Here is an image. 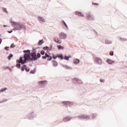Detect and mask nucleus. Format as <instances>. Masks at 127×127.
<instances>
[{
    "label": "nucleus",
    "instance_id": "5701e85b",
    "mask_svg": "<svg viewBox=\"0 0 127 127\" xmlns=\"http://www.w3.org/2000/svg\"><path fill=\"white\" fill-rule=\"evenodd\" d=\"M5 90H6V88L1 89V90H0V93L1 92H3V91H5Z\"/></svg>",
    "mask_w": 127,
    "mask_h": 127
},
{
    "label": "nucleus",
    "instance_id": "b1692460",
    "mask_svg": "<svg viewBox=\"0 0 127 127\" xmlns=\"http://www.w3.org/2000/svg\"><path fill=\"white\" fill-rule=\"evenodd\" d=\"M40 54L42 55H44V54H45V52H44V51H41L40 52Z\"/></svg>",
    "mask_w": 127,
    "mask_h": 127
},
{
    "label": "nucleus",
    "instance_id": "f257e3e1",
    "mask_svg": "<svg viewBox=\"0 0 127 127\" xmlns=\"http://www.w3.org/2000/svg\"><path fill=\"white\" fill-rule=\"evenodd\" d=\"M30 60H31L30 55L28 54H25L24 55V58L21 57H20L19 60L16 61V63H21V64H23L26 63V61H30Z\"/></svg>",
    "mask_w": 127,
    "mask_h": 127
},
{
    "label": "nucleus",
    "instance_id": "9d476101",
    "mask_svg": "<svg viewBox=\"0 0 127 127\" xmlns=\"http://www.w3.org/2000/svg\"><path fill=\"white\" fill-rule=\"evenodd\" d=\"M38 20L42 21V22H45V20H44L42 17H38Z\"/></svg>",
    "mask_w": 127,
    "mask_h": 127
},
{
    "label": "nucleus",
    "instance_id": "cd10ccee",
    "mask_svg": "<svg viewBox=\"0 0 127 127\" xmlns=\"http://www.w3.org/2000/svg\"><path fill=\"white\" fill-rule=\"evenodd\" d=\"M110 55H111V56H113V55H114V52L113 51L110 52Z\"/></svg>",
    "mask_w": 127,
    "mask_h": 127
},
{
    "label": "nucleus",
    "instance_id": "0eeeda50",
    "mask_svg": "<svg viewBox=\"0 0 127 127\" xmlns=\"http://www.w3.org/2000/svg\"><path fill=\"white\" fill-rule=\"evenodd\" d=\"M95 61L97 63V64H102V60L98 58H95Z\"/></svg>",
    "mask_w": 127,
    "mask_h": 127
},
{
    "label": "nucleus",
    "instance_id": "a878e982",
    "mask_svg": "<svg viewBox=\"0 0 127 127\" xmlns=\"http://www.w3.org/2000/svg\"><path fill=\"white\" fill-rule=\"evenodd\" d=\"M20 63H19V64H17L16 65V67H17V68H20Z\"/></svg>",
    "mask_w": 127,
    "mask_h": 127
},
{
    "label": "nucleus",
    "instance_id": "2eb2a0df",
    "mask_svg": "<svg viewBox=\"0 0 127 127\" xmlns=\"http://www.w3.org/2000/svg\"><path fill=\"white\" fill-rule=\"evenodd\" d=\"M26 67V65L24 64L23 66L21 67V71H24L25 70V68Z\"/></svg>",
    "mask_w": 127,
    "mask_h": 127
},
{
    "label": "nucleus",
    "instance_id": "c756f323",
    "mask_svg": "<svg viewBox=\"0 0 127 127\" xmlns=\"http://www.w3.org/2000/svg\"><path fill=\"white\" fill-rule=\"evenodd\" d=\"M30 74H34V73H35V70H31L30 72Z\"/></svg>",
    "mask_w": 127,
    "mask_h": 127
},
{
    "label": "nucleus",
    "instance_id": "4c0bfd02",
    "mask_svg": "<svg viewBox=\"0 0 127 127\" xmlns=\"http://www.w3.org/2000/svg\"><path fill=\"white\" fill-rule=\"evenodd\" d=\"M3 26H4V27H5V26H5V25H4Z\"/></svg>",
    "mask_w": 127,
    "mask_h": 127
},
{
    "label": "nucleus",
    "instance_id": "f704fd0d",
    "mask_svg": "<svg viewBox=\"0 0 127 127\" xmlns=\"http://www.w3.org/2000/svg\"><path fill=\"white\" fill-rule=\"evenodd\" d=\"M3 11L4 12H7L6 11V9H5V8H3Z\"/></svg>",
    "mask_w": 127,
    "mask_h": 127
},
{
    "label": "nucleus",
    "instance_id": "9b49d317",
    "mask_svg": "<svg viewBox=\"0 0 127 127\" xmlns=\"http://www.w3.org/2000/svg\"><path fill=\"white\" fill-rule=\"evenodd\" d=\"M43 43H44V41H43V40H40L38 43V45L40 46L42 44H43Z\"/></svg>",
    "mask_w": 127,
    "mask_h": 127
},
{
    "label": "nucleus",
    "instance_id": "423d86ee",
    "mask_svg": "<svg viewBox=\"0 0 127 127\" xmlns=\"http://www.w3.org/2000/svg\"><path fill=\"white\" fill-rule=\"evenodd\" d=\"M59 37L60 38H61L62 39H65L66 37H67V36H66V34L63 32H61L59 34Z\"/></svg>",
    "mask_w": 127,
    "mask_h": 127
},
{
    "label": "nucleus",
    "instance_id": "58836bf2",
    "mask_svg": "<svg viewBox=\"0 0 127 127\" xmlns=\"http://www.w3.org/2000/svg\"><path fill=\"white\" fill-rule=\"evenodd\" d=\"M9 32V33H10L11 32Z\"/></svg>",
    "mask_w": 127,
    "mask_h": 127
},
{
    "label": "nucleus",
    "instance_id": "ddd939ff",
    "mask_svg": "<svg viewBox=\"0 0 127 127\" xmlns=\"http://www.w3.org/2000/svg\"><path fill=\"white\" fill-rule=\"evenodd\" d=\"M79 62H80V61L78 59H76L73 61L74 64H78Z\"/></svg>",
    "mask_w": 127,
    "mask_h": 127
},
{
    "label": "nucleus",
    "instance_id": "f3484780",
    "mask_svg": "<svg viewBox=\"0 0 127 127\" xmlns=\"http://www.w3.org/2000/svg\"><path fill=\"white\" fill-rule=\"evenodd\" d=\"M57 47L58 48V49L60 50V49H64V47L61 46V45H59V46H57Z\"/></svg>",
    "mask_w": 127,
    "mask_h": 127
},
{
    "label": "nucleus",
    "instance_id": "bb28decb",
    "mask_svg": "<svg viewBox=\"0 0 127 127\" xmlns=\"http://www.w3.org/2000/svg\"><path fill=\"white\" fill-rule=\"evenodd\" d=\"M25 71H26V72H29V68L26 67H26L25 68Z\"/></svg>",
    "mask_w": 127,
    "mask_h": 127
},
{
    "label": "nucleus",
    "instance_id": "6ab92c4d",
    "mask_svg": "<svg viewBox=\"0 0 127 127\" xmlns=\"http://www.w3.org/2000/svg\"><path fill=\"white\" fill-rule=\"evenodd\" d=\"M107 62L109 64H113V62H112L111 60H108Z\"/></svg>",
    "mask_w": 127,
    "mask_h": 127
},
{
    "label": "nucleus",
    "instance_id": "39448f33",
    "mask_svg": "<svg viewBox=\"0 0 127 127\" xmlns=\"http://www.w3.org/2000/svg\"><path fill=\"white\" fill-rule=\"evenodd\" d=\"M86 18L88 20H94V16L91 15V14H86Z\"/></svg>",
    "mask_w": 127,
    "mask_h": 127
},
{
    "label": "nucleus",
    "instance_id": "c85d7f7f",
    "mask_svg": "<svg viewBox=\"0 0 127 127\" xmlns=\"http://www.w3.org/2000/svg\"><path fill=\"white\" fill-rule=\"evenodd\" d=\"M57 58H58V57H57V56H55V55H54V56H53V59H57Z\"/></svg>",
    "mask_w": 127,
    "mask_h": 127
},
{
    "label": "nucleus",
    "instance_id": "f8f14e48",
    "mask_svg": "<svg viewBox=\"0 0 127 127\" xmlns=\"http://www.w3.org/2000/svg\"><path fill=\"white\" fill-rule=\"evenodd\" d=\"M57 57H58V58H60V59H61V60H63V59H64L63 55H62V54L57 55Z\"/></svg>",
    "mask_w": 127,
    "mask_h": 127
},
{
    "label": "nucleus",
    "instance_id": "e433bc0d",
    "mask_svg": "<svg viewBox=\"0 0 127 127\" xmlns=\"http://www.w3.org/2000/svg\"><path fill=\"white\" fill-rule=\"evenodd\" d=\"M100 82H104V80L101 79H100Z\"/></svg>",
    "mask_w": 127,
    "mask_h": 127
},
{
    "label": "nucleus",
    "instance_id": "c9c22d12",
    "mask_svg": "<svg viewBox=\"0 0 127 127\" xmlns=\"http://www.w3.org/2000/svg\"><path fill=\"white\" fill-rule=\"evenodd\" d=\"M2 41V40H1V38H0V44H1V42Z\"/></svg>",
    "mask_w": 127,
    "mask_h": 127
},
{
    "label": "nucleus",
    "instance_id": "6e6552de",
    "mask_svg": "<svg viewBox=\"0 0 127 127\" xmlns=\"http://www.w3.org/2000/svg\"><path fill=\"white\" fill-rule=\"evenodd\" d=\"M75 14L76 15H78V16H82V17H84V14H83V13H82L81 12L76 11L75 12Z\"/></svg>",
    "mask_w": 127,
    "mask_h": 127
},
{
    "label": "nucleus",
    "instance_id": "20e7f679",
    "mask_svg": "<svg viewBox=\"0 0 127 127\" xmlns=\"http://www.w3.org/2000/svg\"><path fill=\"white\" fill-rule=\"evenodd\" d=\"M42 58L43 59H46V58H48V61H51V60H52V57L47 54V53H45V56H43Z\"/></svg>",
    "mask_w": 127,
    "mask_h": 127
},
{
    "label": "nucleus",
    "instance_id": "7c9ffc66",
    "mask_svg": "<svg viewBox=\"0 0 127 127\" xmlns=\"http://www.w3.org/2000/svg\"><path fill=\"white\" fill-rule=\"evenodd\" d=\"M64 25L65 26L66 28H68V26H67V24L64 21Z\"/></svg>",
    "mask_w": 127,
    "mask_h": 127
},
{
    "label": "nucleus",
    "instance_id": "2f4dec72",
    "mask_svg": "<svg viewBox=\"0 0 127 127\" xmlns=\"http://www.w3.org/2000/svg\"><path fill=\"white\" fill-rule=\"evenodd\" d=\"M43 49L44 50H47L48 49V47H44Z\"/></svg>",
    "mask_w": 127,
    "mask_h": 127
},
{
    "label": "nucleus",
    "instance_id": "a211bd4d",
    "mask_svg": "<svg viewBox=\"0 0 127 127\" xmlns=\"http://www.w3.org/2000/svg\"><path fill=\"white\" fill-rule=\"evenodd\" d=\"M12 57H13V55H12V54H10L9 55V56L8 57V60H10L11 59V58H12Z\"/></svg>",
    "mask_w": 127,
    "mask_h": 127
},
{
    "label": "nucleus",
    "instance_id": "473e14b6",
    "mask_svg": "<svg viewBox=\"0 0 127 127\" xmlns=\"http://www.w3.org/2000/svg\"><path fill=\"white\" fill-rule=\"evenodd\" d=\"M23 52L24 53H27V52H30V51H29V50L23 51Z\"/></svg>",
    "mask_w": 127,
    "mask_h": 127
},
{
    "label": "nucleus",
    "instance_id": "393cba45",
    "mask_svg": "<svg viewBox=\"0 0 127 127\" xmlns=\"http://www.w3.org/2000/svg\"><path fill=\"white\" fill-rule=\"evenodd\" d=\"M14 47H15V46L14 43H12L10 46V48H13Z\"/></svg>",
    "mask_w": 127,
    "mask_h": 127
},
{
    "label": "nucleus",
    "instance_id": "dca6fc26",
    "mask_svg": "<svg viewBox=\"0 0 127 127\" xmlns=\"http://www.w3.org/2000/svg\"><path fill=\"white\" fill-rule=\"evenodd\" d=\"M39 83V84H41V85H45V84H46V83H47V81H41Z\"/></svg>",
    "mask_w": 127,
    "mask_h": 127
},
{
    "label": "nucleus",
    "instance_id": "ea45409f",
    "mask_svg": "<svg viewBox=\"0 0 127 127\" xmlns=\"http://www.w3.org/2000/svg\"><path fill=\"white\" fill-rule=\"evenodd\" d=\"M93 116H95V115H93Z\"/></svg>",
    "mask_w": 127,
    "mask_h": 127
},
{
    "label": "nucleus",
    "instance_id": "7ed1b4c3",
    "mask_svg": "<svg viewBox=\"0 0 127 127\" xmlns=\"http://www.w3.org/2000/svg\"><path fill=\"white\" fill-rule=\"evenodd\" d=\"M31 55L32 57H33L34 60H37V59H38V58H40V57L41 56L40 54L38 53L37 54V55L35 53H32Z\"/></svg>",
    "mask_w": 127,
    "mask_h": 127
},
{
    "label": "nucleus",
    "instance_id": "f03ea898",
    "mask_svg": "<svg viewBox=\"0 0 127 127\" xmlns=\"http://www.w3.org/2000/svg\"><path fill=\"white\" fill-rule=\"evenodd\" d=\"M11 23L12 25H14L15 28L16 30H20V29L24 27V25L19 22H11Z\"/></svg>",
    "mask_w": 127,
    "mask_h": 127
},
{
    "label": "nucleus",
    "instance_id": "aec40b11",
    "mask_svg": "<svg viewBox=\"0 0 127 127\" xmlns=\"http://www.w3.org/2000/svg\"><path fill=\"white\" fill-rule=\"evenodd\" d=\"M53 65L54 66H57V65H58V64H57V63L56 62V61H54L53 62Z\"/></svg>",
    "mask_w": 127,
    "mask_h": 127
},
{
    "label": "nucleus",
    "instance_id": "4be33fe9",
    "mask_svg": "<svg viewBox=\"0 0 127 127\" xmlns=\"http://www.w3.org/2000/svg\"><path fill=\"white\" fill-rule=\"evenodd\" d=\"M70 57H71V56L65 57L64 59H65V60L68 61V60H69V58H70Z\"/></svg>",
    "mask_w": 127,
    "mask_h": 127
},
{
    "label": "nucleus",
    "instance_id": "412c9836",
    "mask_svg": "<svg viewBox=\"0 0 127 127\" xmlns=\"http://www.w3.org/2000/svg\"><path fill=\"white\" fill-rule=\"evenodd\" d=\"M76 82L78 84H82V81L79 79H76Z\"/></svg>",
    "mask_w": 127,
    "mask_h": 127
},
{
    "label": "nucleus",
    "instance_id": "72a5a7b5",
    "mask_svg": "<svg viewBox=\"0 0 127 127\" xmlns=\"http://www.w3.org/2000/svg\"><path fill=\"white\" fill-rule=\"evenodd\" d=\"M8 48H9V47H5V50L7 51V50H8Z\"/></svg>",
    "mask_w": 127,
    "mask_h": 127
},
{
    "label": "nucleus",
    "instance_id": "1a4fd4ad",
    "mask_svg": "<svg viewBox=\"0 0 127 127\" xmlns=\"http://www.w3.org/2000/svg\"><path fill=\"white\" fill-rule=\"evenodd\" d=\"M54 40L55 42H56V43H58V44H61V41L59 40V39L55 38H54Z\"/></svg>",
    "mask_w": 127,
    "mask_h": 127
},
{
    "label": "nucleus",
    "instance_id": "4468645a",
    "mask_svg": "<svg viewBox=\"0 0 127 127\" xmlns=\"http://www.w3.org/2000/svg\"><path fill=\"white\" fill-rule=\"evenodd\" d=\"M71 119H70L69 117H65L64 119V122H68V121H70Z\"/></svg>",
    "mask_w": 127,
    "mask_h": 127
}]
</instances>
